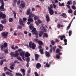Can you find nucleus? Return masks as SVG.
<instances>
[{
	"label": "nucleus",
	"instance_id": "nucleus-1",
	"mask_svg": "<svg viewBox=\"0 0 76 76\" xmlns=\"http://www.w3.org/2000/svg\"><path fill=\"white\" fill-rule=\"evenodd\" d=\"M0 2L1 3V5L0 7L1 11H6V10L4 8V1L3 0H0Z\"/></svg>",
	"mask_w": 76,
	"mask_h": 76
},
{
	"label": "nucleus",
	"instance_id": "nucleus-2",
	"mask_svg": "<svg viewBox=\"0 0 76 76\" xmlns=\"http://www.w3.org/2000/svg\"><path fill=\"white\" fill-rule=\"evenodd\" d=\"M59 37L60 38L61 40V41H62V40H63V38L64 39V44L65 45H67V39H66V36H65V35H64L61 36H59Z\"/></svg>",
	"mask_w": 76,
	"mask_h": 76
},
{
	"label": "nucleus",
	"instance_id": "nucleus-3",
	"mask_svg": "<svg viewBox=\"0 0 76 76\" xmlns=\"http://www.w3.org/2000/svg\"><path fill=\"white\" fill-rule=\"evenodd\" d=\"M36 47V45L34 43L32 42H30L29 43V47L30 48H32V49H34Z\"/></svg>",
	"mask_w": 76,
	"mask_h": 76
},
{
	"label": "nucleus",
	"instance_id": "nucleus-4",
	"mask_svg": "<svg viewBox=\"0 0 76 76\" xmlns=\"http://www.w3.org/2000/svg\"><path fill=\"white\" fill-rule=\"evenodd\" d=\"M8 34H9V32H4L2 33V35L3 38H6V37L7 36V35H8Z\"/></svg>",
	"mask_w": 76,
	"mask_h": 76
},
{
	"label": "nucleus",
	"instance_id": "nucleus-5",
	"mask_svg": "<svg viewBox=\"0 0 76 76\" xmlns=\"http://www.w3.org/2000/svg\"><path fill=\"white\" fill-rule=\"evenodd\" d=\"M48 10L50 15H53L54 14V11L52 9L50 8V7H48Z\"/></svg>",
	"mask_w": 76,
	"mask_h": 76
},
{
	"label": "nucleus",
	"instance_id": "nucleus-6",
	"mask_svg": "<svg viewBox=\"0 0 76 76\" xmlns=\"http://www.w3.org/2000/svg\"><path fill=\"white\" fill-rule=\"evenodd\" d=\"M6 15L4 14H3V12L0 11V18H1L2 19H4V18H6Z\"/></svg>",
	"mask_w": 76,
	"mask_h": 76
},
{
	"label": "nucleus",
	"instance_id": "nucleus-7",
	"mask_svg": "<svg viewBox=\"0 0 76 76\" xmlns=\"http://www.w3.org/2000/svg\"><path fill=\"white\" fill-rule=\"evenodd\" d=\"M20 6L22 7V8H25V2L23 1H21V4H20Z\"/></svg>",
	"mask_w": 76,
	"mask_h": 76
},
{
	"label": "nucleus",
	"instance_id": "nucleus-8",
	"mask_svg": "<svg viewBox=\"0 0 76 76\" xmlns=\"http://www.w3.org/2000/svg\"><path fill=\"white\" fill-rule=\"evenodd\" d=\"M38 31H36V28H34L31 31V32L33 34H35L36 33L38 32Z\"/></svg>",
	"mask_w": 76,
	"mask_h": 76
},
{
	"label": "nucleus",
	"instance_id": "nucleus-9",
	"mask_svg": "<svg viewBox=\"0 0 76 76\" xmlns=\"http://www.w3.org/2000/svg\"><path fill=\"white\" fill-rule=\"evenodd\" d=\"M36 67L37 69H39L41 67V65L39 63H38L36 64Z\"/></svg>",
	"mask_w": 76,
	"mask_h": 76
},
{
	"label": "nucleus",
	"instance_id": "nucleus-10",
	"mask_svg": "<svg viewBox=\"0 0 76 76\" xmlns=\"http://www.w3.org/2000/svg\"><path fill=\"white\" fill-rule=\"evenodd\" d=\"M19 23L22 26H24V24H23V22L22 19L20 18L19 19Z\"/></svg>",
	"mask_w": 76,
	"mask_h": 76
},
{
	"label": "nucleus",
	"instance_id": "nucleus-11",
	"mask_svg": "<svg viewBox=\"0 0 76 76\" xmlns=\"http://www.w3.org/2000/svg\"><path fill=\"white\" fill-rule=\"evenodd\" d=\"M46 20L47 22H48L50 20V17L49 16V15L48 14H46Z\"/></svg>",
	"mask_w": 76,
	"mask_h": 76
},
{
	"label": "nucleus",
	"instance_id": "nucleus-12",
	"mask_svg": "<svg viewBox=\"0 0 76 76\" xmlns=\"http://www.w3.org/2000/svg\"><path fill=\"white\" fill-rule=\"evenodd\" d=\"M15 66V64H11V66H10V68L11 70H13L14 69V66Z\"/></svg>",
	"mask_w": 76,
	"mask_h": 76
},
{
	"label": "nucleus",
	"instance_id": "nucleus-13",
	"mask_svg": "<svg viewBox=\"0 0 76 76\" xmlns=\"http://www.w3.org/2000/svg\"><path fill=\"white\" fill-rule=\"evenodd\" d=\"M28 22H30L31 23H32L34 22V20L32 18H29L28 19Z\"/></svg>",
	"mask_w": 76,
	"mask_h": 76
},
{
	"label": "nucleus",
	"instance_id": "nucleus-14",
	"mask_svg": "<svg viewBox=\"0 0 76 76\" xmlns=\"http://www.w3.org/2000/svg\"><path fill=\"white\" fill-rule=\"evenodd\" d=\"M30 13H31V9L29 8L27 11L26 15H29Z\"/></svg>",
	"mask_w": 76,
	"mask_h": 76
},
{
	"label": "nucleus",
	"instance_id": "nucleus-15",
	"mask_svg": "<svg viewBox=\"0 0 76 76\" xmlns=\"http://www.w3.org/2000/svg\"><path fill=\"white\" fill-rule=\"evenodd\" d=\"M4 61H6V59H4L1 60L0 61V65L2 66V65L3 64V62Z\"/></svg>",
	"mask_w": 76,
	"mask_h": 76
},
{
	"label": "nucleus",
	"instance_id": "nucleus-16",
	"mask_svg": "<svg viewBox=\"0 0 76 76\" xmlns=\"http://www.w3.org/2000/svg\"><path fill=\"white\" fill-rule=\"evenodd\" d=\"M35 60L36 61H38V57H39V55H38L37 54H35Z\"/></svg>",
	"mask_w": 76,
	"mask_h": 76
},
{
	"label": "nucleus",
	"instance_id": "nucleus-17",
	"mask_svg": "<svg viewBox=\"0 0 76 76\" xmlns=\"http://www.w3.org/2000/svg\"><path fill=\"white\" fill-rule=\"evenodd\" d=\"M61 16H63L64 18H67V15L66 14L64 13H62L61 15Z\"/></svg>",
	"mask_w": 76,
	"mask_h": 76
},
{
	"label": "nucleus",
	"instance_id": "nucleus-18",
	"mask_svg": "<svg viewBox=\"0 0 76 76\" xmlns=\"http://www.w3.org/2000/svg\"><path fill=\"white\" fill-rule=\"evenodd\" d=\"M30 56H31V55H30V54L28 52H26V53L25 55V56L26 57H29Z\"/></svg>",
	"mask_w": 76,
	"mask_h": 76
},
{
	"label": "nucleus",
	"instance_id": "nucleus-19",
	"mask_svg": "<svg viewBox=\"0 0 76 76\" xmlns=\"http://www.w3.org/2000/svg\"><path fill=\"white\" fill-rule=\"evenodd\" d=\"M25 52L22 51V52L20 53V56H25Z\"/></svg>",
	"mask_w": 76,
	"mask_h": 76
},
{
	"label": "nucleus",
	"instance_id": "nucleus-20",
	"mask_svg": "<svg viewBox=\"0 0 76 76\" xmlns=\"http://www.w3.org/2000/svg\"><path fill=\"white\" fill-rule=\"evenodd\" d=\"M45 55L47 56V57H48V58L49 56H50V53H49V52L47 51H46Z\"/></svg>",
	"mask_w": 76,
	"mask_h": 76
},
{
	"label": "nucleus",
	"instance_id": "nucleus-21",
	"mask_svg": "<svg viewBox=\"0 0 76 76\" xmlns=\"http://www.w3.org/2000/svg\"><path fill=\"white\" fill-rule=\"evenodd\" d=\"M29 28H30V30H32L33 29V28H34V26L32 24H30L29 26Z\"/></svg>",
	"mask_w": 76,
	"mask_h": 76
},
{
	"label": "nucleus",
	"instance_id": "nucleus-22",
	"mask_svg": "<svg viewBox=\"0 0 76 76\" xmlns=\"http://www.w3.org/2000/svg\"><path fill=\"white\" fill-rule=\"evenodd\" d=\"M3 26L2 24H0V31H2L3 30Z\"/></svg>",
	"mask_w": 76,
	"mask_h": 76
},
{
	"label": "nucleus",
	"instance_id": "nucleus-23",
	"mask_svg": "<svg viewBox=\"0 0 76 76\" xmlns=\"http://www.w3.org/2000/svg\"><path fill=\"white\" fill-rule=\"evenodd\" d=\"M38 43L39 44V45H42L44 44V43H43V42H42L40 40H39L38 42Z\"/></svg>",
	"mask_w": 76,
	"mask_h": 76
},
{
	"label": "nucleus",
	"instance_id": "nucleus-24",
	"mask_svg": "<svg viewBox=\"0 0 76 76\" xmlns=\"http://www.w3.org/2000/svg\"><path fill=\"white\" fill-rule=\"evenodd\" d=\"M13 18H10L9 19V22H12L13 21Z\"/></svg>",
	"mask_w": 76,
	"mask_h": 76
},
{
	"label": "nucleus",
	"instance_id": "nucleus-25",
	"mask_svg": "<svg viewBox=\"0 0 76 76\" xmlns=\"http://www.w3.org/2000/svg\"><path fill=\"white\" fill-rule=\"evenodd\" d=\"M39 52L41 54H42L44 53V49L42 48V49H40L39 50Z\"/></svg>",
	"mask_w": 76,
	"mask_h": 76
},
{
	"label": "nucleus",
	"instance_id": "nucleus-26",
	"mask_svg": "<svg viewBox=\"0 0 76 76\" xmlns=\"http://www.w3.org/2000/svg\"><path fill=\"white\" fill-rule=\"evenodd\" d=\"M68 13H73V11H72V9L71 8L69 9L68 11Z\"/></svg>",
	"mask_w": 76,
	"mask_h": 76
},
{
	"label": "nucleus",
	"instance_id": "nucleus-27",
	"mask_svg": "<svg viewBox=\"0 0 76 76\" xmlns=\"http://www.w3.org/2000/svg\"><path fill=\"white\" fill-rule=\"evenodd\" d=\"M19 56V53H16L14 54L13 57H18Z\"/></svg>",
	"mask_w": 76,
	"mask_h": 76
},
{
	"label": "nucleus",
	"instance_id": "nucleus-28",
	"mask_svg": "<svg viewBox=\"0 0 76 76\" xmlns=\"http://www.w3.org/2000/svg\"><path fill=\"white\" fill-rule=\"evenodd\" d=\"M48 34L47 33H44V35H43V37L44 38L46 37V38H48Z\"/></svg>",
	"mask_w": 76,
	"mask_h": 76
},
{
	"label": "nucleus",
	"instance_id": "nucleus-29",
	"mask_svg": "<svg viewBox=\"0 0 76 76\" xmlns=\"http://www.w3.org/2000/svg\"><path fill=\"white\" fill-rule=\"evenodd\" d=\"M38 19H39V17L37 16H35L34 18V19L35 20H37Z\"/></svg>",
	"mask_w": 76,
	"mask_h": 76
},
{
	"label": "nucleus",
	"instance_id": "nucleus-30",
	"mask_svg": "<svg viewBox=\"0 0 76 76\" xmlns=\"http://www.w3.org/2000/svg\"><path fill=\"white\" fill-rule=\"evenodd\" d=\"M12 12L14 14V16L15 19H16V12L12 11Z\"/></svg>",
	"mask_w": 76,
	"mask_h": 76
},
{
	"label": "nucleus",
	"instance_id": "nucleus-31",
	"mask_svg": "<svg viewBox=\"0 0 76 76\" xmlns=\"http://www.w3.org/2000/svg\"><path fill=\"white\" fill-rule=\"evenodd\" d=\"M4 48H6L7 46V44L6 42H4L3 45Z\"/></svg>",
	"mask_w": 76,
	"mask_h": 76
},
{
	"label": "nucleus",
	"instance_id": "nucleus-32",
	"mask_svg": "<svg viewBox=\"0 0 76 76\" xmlns=\"http://www.w3.org/2000/svg\"><path fill=\"white\" fill-rule=\"evenodd\" d=\"M59 6H64V3H63L61 4V3H60L59 2Z\"/></svg>",
	"mask_w": 76,
	"mask_h": 76
},
{
	"label": "nucleus",
	"instance_id": "nucleus-33",
	"mask_svg": "<svg viewBox=\"0 0 76 76\" xmlns=\"http://www.w3.org/2000/svg\"><path fill=\"white\" fill-rule=\"evenodd\" d=\"M4 51L5 52V54H8L9 53V52H8V50L7 49L6 50H4Z\"/></svg>",
	"mask_w": 76,
	"mask_h": 76
},
{
	"label": "nucleus",
	"instance_id": "nucleus-34",
	"mask_svg": "<svg viewBox=\"0 0 76 76\" xmlns=\"http://www.w3.org/2000/svg\"><path fill=\"white\" fill-rule=\"evenodd\" d=\"M22 26L18 25L17 26V28L19 29H22Z\"/></svg>",
	"mask_w": 76,
	"mask_h": 76
},
{
	"label": "nucleus",
	"instance_id": "nucleus-35",
	"mask_svg": "<svg viewBox=\"0 0 76 76\" xmlns=\"http://www.w3.org/2000/svg\"><path fill=\"white\" fill-rule=\"evenodd\" d=\"M51 44L52 45H54L55 44V42L53 41V40H52L51 41Z\"/></svg>",
	"mask_w": 76,
	"mask_h": 76
},
{
	"label": "nucleus",
	"instance_id": "nucleus-36",
	"mask_svg": "<svg viewBox=\"0 0 76 76\" xmlns=\"http://www.w3.org/2000/svg\"><path fill=\"white\" fill-rule=\"evenodd\" d=\"M32 13L31 12L30 14H29V18H32Z\"/></svg>",
	"mask_w": 76,
	"mask_h": 76
},
{
	"label": "nucleus",
	"instance_id": "nucleus-37",
	"mask_svg": "<svg viewBox=\"0 0 76 76\" xmlns=\"http://www.w3.org/2000/svg\"><path fill=\"white\" fill-rule=\"evenodd\" d=\"M56 58L58 59H59V58H60V55L58 54H56Z\"/></svg>",
	"mask_w": 76,
	"mask_h": 76
},
{
	"label": "nucleus",
	"instance_id": "nucleus-38",
	"mask_svg": "<svg viewBox=\"0 0 76 76\" xmlns=\"http://www.w3.org/2000/svg\"><path fill=\"white\" fill-rule=\"evenodd\" d=\"M20 71L22 73H25L26 71L24 69H20Z\"/></svg>",
	"mask_w": 76,
	"mask_h": 76
},
{
	"label": "nucleus",
	"instance_id": "nucleus-39",
	"mask_svg": "<svg viewBox=\"0 0 76 76\" xmlns=\"http://www.w3.org/2000/svg\"><path fill=\"white\" fill-rule=\"evenodd\" d=\"M40 28L41 29H42L43 30V32H46V31L45 29H44V27L42 26L40 27Z\"/></svg>",
	"mask_w": 76,
	"mask_h": 76
},
{
	"label": "nucleus",
	"instance_id": "nucleus-40",
	"mask_svg": "<svg viewBox=\"0 0 76 76\" xmlns=\"http://www.w3.org/2000/svg\"><path fill=\"white\" fill-rule=\"evenodd\" d=\"M14 53L13 52H11L10 53V55H11L12 57H13L14 56Z\"/></svg>",
	"mask_w": 76,
	"mask_h": 76
},
{
	"label": "nucleus",
	"instance_id": "nucleus-41",
	"mask_svg": "<svg viewBox=\"0 0 76 76\" xmlns=\"http://www.w3.org/2000/svg\"><path fill=\"white\" fill-rule=\"evenodd\" d=\"M26 61L27 63H29V61H30V58L28 57L27 58Z\"/></svg>",
	"mask_w": 76,
	"mask_h": 76
},
{
	"label": "nucleus",
	"instance_id": "nucleus-42",
	"mask_svg": "<svg viewBox=\"0 0 76 76\" xmlns=\"http://www.w3.org/2000/svg\"><path fill=\"white\" fill-rule=\"evenodd\" d=\"M34 41L35 42L37 43L38 42V39H34Z\"/></svg>",
	"mask_w": 76,
	"mask_h": 76
},
{
	"label": "nucleus",
	"instance_id": "nucleus-43",
	"mask_svg": "<svg viewBox=\"0 0 76 76\" xmlns=\"http://www.w3.org/2000/svg\"><path fill=\"white\" fill-rule=\"evenodd\" d=\"M72 31H69V37L71 36V35H72Z\"/></svg>",
	"mask_w": 76,
	"mask_h": 76
},
{
	"label": "nucleus",
	"instance_id": "nucleus-44",
	"mask_svg": "<svg viewBox=\"0 0 76 76\" xmlns=\"http://www.w3.org/2000/svg\"><path fill=\"white\" fill-rule=\"evenodd\" d=\"M17 58L18 59V60H20V61H22V58H21L20 57H18V56L17 57Z\"/></svg>",
	"mask_w": 76,
	"mask_h": 76
},
{
	"label": "nucleus",
	"instance_id": "nucleus-45",
	"mask_svg": "<svg viewBox=\"0 0 76 76\" xmlns=\"http://www.w3.org/2000/svg\"><path fill=\"white\" fill-rule=\"evenodd\" d=\"M1 23H2L3 24H5L6 23V20H1Z\"/></svg>",
	"mask_w": 76,
	"mask_h": 76
},
{
	"label": "nucleus",
	"instance_id": "nucleus-46",
	"mask_svg": "<svg viewBox=\"0 0 76 76\" xmlns=\"http://www.w3.org/2000/svg\"><path fill=\"white\" fill-rule=\"evenodd\" d=\"M8 69H9L7 68V67H4V72H6V70H8Z\"/></svg>",
	"mask_w": 76,
	"mask_h": 76
},
{
	"label": "nucleus",
	"instance_id": "nucleus-47",
	"mask_svg": "<svg viewBox=\"0 0 76 76\" xmlns=\"http://www.w3.org/2000/svg\"><path fill=\"white\" fill-rule=\"evenodd\" d=\"M46 66L47 67H50V64H48V63H46Z\"/></svg>",
	"mask_w": 76,
	"mask_h": 76
},
{
	"label": "nucleus",
	"instance_id": "nucleus-48",
	"mask_svg": "<svg viewBox=\"0 0 76 76\" xmlns=\"http://www.w3.org/2000/svg\"><path fill=\"white\" fill-rule=\"evenodd\" d=\"M56 53L57 54H58V53H60V49H59L58 48L56 49Z\"/></svg>",
	"mask_w": 76,
	"mask_h": 76
},
{
	"label": "nucleus",
	"instance_id": "nucleus-49",
	"mask_svg": "<svg viewBox=\"0 0 76 76\" xmlns=\"http://www.w3.org/2000/svg\"><path fill=\"white\" fill-rule=\"evenodd\" d=\"M1 49L2 51H3V48H4V46H3V45H2L1 46Z\"/></svg>",
	"mask_w": 76,
	"mask_h": 76
},
{
	"label": "nucleus",
	"instance_id": "nucleus-50",
	"mask_svg": "<svg viewBox=\"0 0 76 76\" xmlns=\"http://www.w3.org/2000/svg\"><path fill=\"white\" fill-rule=\"evenodd\" d=\"M52 51H53V47H52L50 48V49L49 50V53H52Z\"/></svg>",
	"mask_w": 76,
	"mask_h": 76
},
{
	"label": "nucleus",
	"instance_id": "nucleus-51",
	"mask_svg": "<svg viewBox=\"0 0 76 76\" xmlns=\"http://www.w3.org/2000/svg\"><path fill=\"white\" fill-rule=\"evenodd\" d=\"M5 58V56H0V59H1V60H2L3 59V58Z\"/></svg>",
	"mask_w": 76,
	"mask_h": 76
},
{
	"label": "nucleus",
	"instance_id": "nucleus-52",
	"mask_svg": "<svg viewBox=\"0 0 76 76\" xmlns=\"http://www.w3.org/2000/svg\"><path fill=\"white\" fill-rule=\"evenodd\" d=\"M38 32L37 33H36L35 34H34V35H36V37L37 38H38Z\"/></svg>",
	"mask_w": 76,
	"mask_h": 76
},
{
	"label": "nucleus",
	"instance_id": "nucleus-53",
	"mask_svg": "<svg viewBox=\"0 0 76 76\" xmlns=\"http://www.w3.org/2000/svg\"><path fill=\"white\" fill-rule=\"evenodd\" d=\"M34 75H35V76H39V74L36 72H34Z\"/></svg>",
	"mask_w": 76,
	"mask_h": 76
},
{
	"label": "nucleus",
	"instance_id": "nucleus-54",
	"mask_svg": "<svg viewBox=\"0 0 76 76\" xmlns=\"http://www.w3.org/2000/svg\"><path fill=\"white\" fill-rule=\"evenodd\" d=\"M26 67H27V68H28V67H29V63L27 62V64H26Z\"/></svg>",
	"mask_w": 76,
	"mask_h": 76
},
{
	"label": "nucleus",
	"instance_id": "nucleus-55",
	"mask_svg": "<svg viewBox=\"0 0 76 76\" xmlns=\"http://www.w3.org/2000/svg\"><path fill=\"white\" fill-rule=\"evenodd\" d=\"M72 9L74 10H76V8L75 7V5H72Z\"/></svg>",
	"mask_w": 76,
	"mask_h": 76
},
{
	"label": "nucleus",
	"instance_id": "nucleus-56",
	"mask_svg": "<svg viewBox=\"0 0 76 76\" xmlns=\"http://www.w3.org/2000/svg\"><path fill=\"white\" fill-rule=\"evenodd\" d=\"M56 46H54L53 48H52V49L54 51L56 50Z\"/></svg>",
	"mask_w": 76,
	"mask_h": 76
},
{
	"label": "nucleus",
	"instance_id": "nucleus-57",
	"mask_svg": "<svg viewBox=\"0 0 76 76\" xmlns=\"http://www.w3.org/2000/svg\"><path fill=\"white\" fill-rule=\"evenodd\" d=\"M26 20H27L26 18H23V20L24 22H26Z\"/></svg>",
	"mask_w": 76,
	"mask_h": 76
},
{
	"label": "nucleus",
	"instance_id": "nucleus-58",
	"mask_svg": "<svg viewBox=\"0 0 76 76\" xmlns=\"http://www.w3.org/2000/svg\"><path fill=\"white\" fill-rule=\"evenodd\" d=\"M60 41L59 40L57 39H55V42H59Z\"/></svg>",
	"mask_w": 76,
	"mask_h": 76
},
{
	"label": "nucleus",
	"instance_id": "nucleus-59",
	"mask_svg": "<svg viewBox=\"0 0 76 76\" xmlns=\"http://www.w3.org/2000/svg\"><path fill=\"white\" fill-rule=\"evenodd\" d=\"M70 26H69H69L67 27V29H66V30L67 31H68V30H69V29H70Z\"/></svg>",
	"mask_w": 76,
	"mask_h": 76
},
{
	"label": "nucleus",
	"instance_id": "nucleus-60",
	"mask_svg": "<svg viewBox=\"0 0 76 76\" xmlns=\"http://www.w3.org/2000/svg\"><path fill=\"white\" fill-rule=\"evenodd\" d=\"M57 27L58 28H60V27H61V25L60 24H58Z\"/></svg>",
	"mask_w": 76,
	"mask_h": 76
},
{
	"label": "nucleus",
	"instance_id": "nucleus-61",
	"mask_svg": "<svg viewBox=\"0 0 76 76\" xmlns=\"http://www.w3.org/2000/svg\"><path fill=\"white\" fill-rule=\"evenodd\" d=\"M18 52H20V51H21V52H22L23 51V50H22V49H18Z\"/></svg>",
	"mask_w": 76,
	"mask_h": 76
},
{
	"label": "nucleus",
	"instance_id": "nucleus-62",
	"mask_svg": "<svg viewBox=\"0 0 76 76\" xmlns=\"http://www.w3.org/2000/svg\"><path fill=\"white\" fill-rule=\"evenodd\" d=\"M21 74V73H16V75H17V76H20Z\"/></svg>",
	"mask_w": 76,
	"mask_h": 76
},
{
	"label": "nucleus",
	"instance_id": "nucleus-63",
	"mask_svg": "<svg viewBox=\"0 0 76 76\" xmlns=\"http://www.w3.org/2000/svg\"><path fill=\"white\" fill-rule=\"evenodd\" d=\"M67 4L68 5H70V4H71V3L70 1H68L67 2Z\"/></svg>",
	"mask_w": 76,
	"mask_h": 76
},
{
	"label": "nucleus",
	"instance_id": "nucleus-64",
	"mask_svg": "<svg viewBox=\"0 0 76 76\" xmlns=\"http://www.w3.org/2000/svg\"><path fill=\"white\" fill-rule=\"evenodd\" d=\"M20 0H19L17 2V4H20Z\"/></svg>",
	"mask_w": 76,
	"mask_h": 76
}]
</instances>
